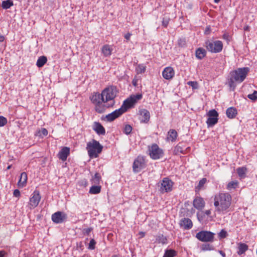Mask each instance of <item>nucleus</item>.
I'll return each mask as SVG.
<instances>
[{
  "instance_id": "obj_22",
  "label": "nucleus",
  "mask_w": 257,
  "mask_h": 257,
  "mask_svg": "<svg viewBox=\"0 0 257 257\" xmlns=\"http://www.w3.org/2000/svg\"><path fill=\"white\" fill-rule=\"evenodd\" d=\"M27 174L26 172H22L21 174L18 185L19 187L23 188L26 185L27 181Z\"/></svg>"
},
{
  "instance_id": "obj_63",
  "label": "nucleus",
  "mask_w": 257,
  "mask_h": 257,
  "mask_svg": "<svg viewBox=\"0 0 257 257\" xmlns=\"http://www.w3.org/2000/svg\"><path fill=\"white\" fill-rule=\"evenodd\" d=\"M10 167H11V166H9L8 167V169H9L10 168Z\"/></svg>"
},
{
  "instance_id": "obj_15",
  "label": "nucleus",
  "mask_w": 257,
  "mask_h": 257,
  "mask_svg": "<svg viewBox=\"0 0 257 257\" xmlns=\"http://www.w3.org/2000/svg\"><path fill=\"white\" fill-rule=\"evenodd\" d=\"M135 103V100L131 96L123 101L122 105L119 108L123 113L126 111L128 108L132 107Z\"/></svg>"
},
{
  "instance_id": "obj_37",
  "label": "nucleus",
  "mask_w": 257,
  "mask_h": 257,
  "mask_svg": "<svg viewBox=\"0 0 257 257\" xmlns=\"http://www.w3.org/2000/svg\"><path fill=\"white\" fill-rule=\"evenodd\" d=\"M237 186V181H231L227 184V188L228 190H231L232 189H235Z\"/></svg>"
},
{
  "instance_id": "obj_31",
  "label": "nucleus",
  "mask_w": 257,
  "mask_h": 257,
  "mask_svg": "<svg viewBox=\"0 0 257 257\" xmlns=\"http://www.w3.org/2000/svg\"><path fill=\"white\" fill-rule=\"evenodd\" d=\"M13 2L12 0L4 1L2 3V7L4 9H8L13 6Z\"/></svg>"
},
{
  "instance_id": "obj_54",
  "label": "nucleus",
  "mask_w": 257,
  "mask_h": 257,
  "mask_svg": "<svg viewBox=\"0 0 257 257\" xmlns=\"http://www.w3.org/2000/svg\"><path fill=\"white\" fill-rule=\"evenodd\" d=\"M6 254V252L4 250L0 251V257H4Z\"/></svg>"
},
{
  "instance_id": "obj_39",
  "label": "nucleus",
  "mask_w": 257,
  "mask_h": 257,
  "mask_svg": "<svg viewBox=\"0 0 257 257\" xmlns=\"http://www.w3.org/2000/svg\"><path fill=\"white\" fill-rule=\"evenodd\" d=\"M156 239L159 243H161L162 244H166L167 243V239L163 235H159L157 237Z\"/></svg>"
},
{
  "instance_id": "obj_46",
  "label": "nucleus",
  "mask_w": 257,
  "mask_h": 257,
  "mask_svg": "<svg viewBox=\"0 0 257 257\" xmlns=\"http://www.w3.org/2000/svg\"><path fill=\"white\" fill-rule=\"evenodd\" d=\"M187 84L191 86L193 89H197L198 88V83L196 81H188Z\"/></svg>"
},
{
  "instance_id": "obj_11",
  "label": "nucleus",
  "mask_w": 257,
  "mask_h": 257,
  "mask_svg": "<svg viewBox=\"0 0 257 257\" xmlns=\"http://www.w3.org/2000/svg\"><path fill=\"white\" fill-rule=\"evenodd\" d=\"M123 114L122 111L120 108L118 109H116L114 111L110 113H109L107 115H106L105 116H102L101 119L102 120L108 121V122H111L113 121L114 119H115L116 118L120 116L121 115Z\"/></svg>"
},
{
  "instance_id": "obj_25",
  "label": "nucleus",
  "mask_w": 257,
  "mask_h": 257,
  "mask_svg": "<svg viewBox=\"0 0 257 257\" xmlns=\"http://www.w3.org/2000/svg\"><path fill=\"white\" fill-rule=\"evenodd\" d=\"M112 49L111 46L108 45H104L101 49V51L104 56L108 57L111 55Z\"/></svg>"
},
{
  "instance_id": "obj_5",
  "label": "nucleus",
  "mask_w": 257,
  "mask_h": 257,
  "mask_svg": "<svg viewBox=\"0 0 257 257\" xmlns=\"http://www.w3.org/2000/svg\"><path fill=\"white\" fill-rule=\"evenodd\" d=\"M103 147L100 143L93 140L91 142H89L87 144L86 149L90 158H97L98 154H100L102 150Z\"/></svg>"
},
{
  "instance_id": "obj_1",
  "label": "nucleus",
  "mask_w": 257,
  "mask_h": 257,
  "mask_svg": "<svg viewBox=\"0 0 257 257\" xmlns=\"http://www.w3.org/2000/svg\"><path fill=\"white\" fill-rule=\"evenodd\" d=\"M215 211L218 214H225L229 211L232 197L228 193H219L215 195L214 198Z\"/></svg>"
},
{
  "instance_id": "obj_57",
  "label": "nucleus",
  "mask_w": 257,
  "mask_h": 257,
  "mask_svg": "<svg viewBox=\"0 0 257 257\" xmlns=\"http://www.w3.org/2000/svg\"><path fill=\"white\" fill-rule=\"evenodd\" d=\"M204 213L207 216H209L211 214V211L210 210H205Z\"/></svg>"
},
{
  "instance_id": "obj_49",
  "label": "nucleus",
  "mask_w": 257,
  "mask_h": 257,
  "mask_svg": "<svg viewBox=\"0 0 257 257\" xmlns=\"http://www.w3.org/2000/svg\"><path fill=\"white\" fill-rule=\"evenodd\" d=\"M7 123V119L3 116H0V126H4Z\"/></svg>"
},
{
  "instance_id": "obj_26",
  "label": "nucleus",
  "mask_w": 257,
  "mask_h": 257,
  "mask_svg": "<svg viewBox=\"0 0 257 257\" xmlns=\"http://www.w3.org/2000/svg\"><path fill=\"white\" fill-rule=\"evenodd\" d=\"M237 114V110L236 108L231 107L226 110V115L229 118H233Z\"/></svg>"
},
{
  "instance_id": "obj_59",
  "label": "nucleus",
  "mask_w": 257,
  "mask_h": 257,
  "mask_svg": "<svg viewBox=\"0 0 257 257\" xmlns=\"http://www.w3.org/2000/svg\"><path fill=\"white\" fill-rule=\"evenodd\" d=\"M133 85L135 86H136L137 85V80L135 79H133L132 81Z\"/></svg>"
},
{
  "instance_id": "obj_27",
  "label": "nucleus",
  "mask_w": 257,
  "mask_h": 257,
  "mask_svg": "<svg viewBox=\"0 0 257 257\" xmlns=\"http://www.w3.org/2000/svg\"><path fill=\"white\" fill-rule=\"evenodd\" d=\"M47 58L46 56L40 57L37 60L36 65L39 68L42 67L47 62Z\"/></svg>"
},
{
  "instance_id": "obj_2",
  "label": "nucleus",
  "mask_w": 257,
  "mask_h": 257,
  "mask_svg": "<svg viewBox=\"0 0 257 257\" xmlns=\"http://www.w3.org/2000/svg\"><path fill=\"white\" fill-rule=\"evenodd\" d=\"M249 68L247 67L239 68L230 72L229 78L227 80V84L230 91H234L236 83H240L245 79Z\"/></svg>"
},
{
  "instance_id": "obj_34",
  "label": "nucleus",
  "mask_w": 257,
  "mask_h": 257,
  "mask_svg": "<svg viewBox=\"0 0 257 257\" xmlns=\"http://www.w3.org/2000/svg\"><path fill=\"white\" fill-rule=\"evenodd\" d=\"M201 249L202 251L213 250L214 249V247L212 244L205 243L201 245Z\"/></svg>"
},
{
  "instance_id": "obj_50",
  "label": "nucleus",
  "mask_w": 257,
  "mask_h": 257,
  "mask_svg": "<svg viewBox=\"0 0 257 257\" xmlns=\"http://www.w3.org/2000/svg\"><path fill=\"white\" fill-rule=\"evenodd\" d=\"M131 97L135 100V103H136L137 100H140L142 98V95L141 94H138L136 95L132 96Z\"/></svg>"
},
{
  "instance_id": "obj_51",
  "label": "nucleus",
  "mask_w": 257,
  "mask_h": 257,
  "mask_svg": "<svg viewBox=\"0 0 257 257\" xmlns=\"http://www.w3.org/2000/svg\"><path fill=\"white\" fill-rule=\"evenodd\" d=\"M13 195L16 197H20L21 193L18 189H15L13 192Z\"/></svg>"
},
{
  "instance_id": "obj_43",
  "label": "nucleus",
  "mask_w": 257,
  "mask_h": 257,
  "mask_svg": "<svg viewBox=\"0 0 257 257\" xmlns=\"http://www.w3.org/2000/svg\"><path fill=\"white\" fill-rule=\"evenodd\" d=\"M247 97L251 100L255 101L257 100V91H254L251 94H249Z\"/></svg>"
},
{
  "instance_id": "obj_12",
  "label": "nucleus",
  "mask_w": 257,
  "mask_h": 257,
  "mask_svg": "<svg viewBox=\"0 0 257 257\" xmlns=\"http://www.w3.org/2000/svg\"><path fill=\"white\" fill-rule=\"evenodd\" d=\"M52 221L56 223H61L67 219V215L65 213L58 211L52 215Z\"/></svg>"
},
{
  "instance_id": "obj_13",
  "label": "nucleus",
  "mask_w": 257,
  "mask_h": 257,
  "mask_svg": "<svg viewBox=\"0 0 257 257\" xmlns=\"http://www.w3.org/2000/svg\"><path fill=\"white\" fill-rule=\"evenodd\" d=\"M190 149V147H187L186 143L180 142L175 147L174 153L175 155H179V154H186Z\"/></svg>"
},
{
  "instance_id": "obj_64",
  "label": "nucleus",
  "mask_w": 257,
  "mask_h": 257,
  "mask_svg": "<svg viewBox=\"0 0 257 257\" xmlns=\"http://www.w3.org/2000/svg\"><path fill=\"white\" fill-rule=\"evenodd\" d=\"M112 257H118V256H117V255H113V256H112Z\"/></svg>"
},
{
  "instance_id": "obj_16",
  "label": "nucleus",
  "mask_w": 257,
  "mask_h": 257,
  "mask_svg": "<svg viewBox=\"0 0 257 257\" xmlns=\"http://www.w3.org/2000/svg\"><path fill=\"white\" fill-rule=\"evenodd\" d=\"M140 115V121L143 123H147L150 118V112L146 109H142L139 111Z\"/></svg>"
},
{
  "instance_id": "obj_23",
  "label": "nucleus",
  "mask_w": 257,
  "mask_h": 257,
  "mask_svg": "<svg viewBox=\"0 0 257 257\" xmlns=\"http://www.w3.org/2000/svg\"><path fill=\"white\" fill-rule=\"evenodd\" d=\"M178 137V133L176 130L171 129L168 132L167 140L168 141L175 142Z\"/></svg>"
},
{
  "instance_id": "obj_7",
  "label": "nucleus",
  "mask_w": 257,
  "mask_h": 257,
  "mask_svg": "<svg viewBox=\"0 0 257 257\" xmlns=\"http://www.w3.org/2000/svg\"><path fill=\"white\" fill-rule=\"evenodd\" d=\"M214 233L208 231H201L196 234V237L202 242H212L214 240Z\"/></svg>"
},
{
  "instance_id": "obj_48",
  "label": "nucleus",
  "mask_w": 257,
  "mask_h": 257,
  "mask_svg": "<svg viewBox=\"0 0 257 257\" xmlns=\"http://www.w3.org/2000/svg\"><path fill=\"white\" fill-rule=\"evenodd\" d=\"M96 241L94 239H91L89 243L88 248L90 249H94L95 247Z\"/></svg>"
},
{
  "instance_id": "obj_24",
  "label": "nucleus",
  "mask_w": 257,
  "mask_h": 257,
  "mask_svg": "<svg viewBox=\"0 0 257 257\" xmlns=\"http://www.w3.org/2000/svg\"><path fill=\"white\" fill-rule=\"evenodd\" d=\"M206 50L202 48H199L196 50L195 56L199 60L202 59L206 56Z\"/></svg>"
},
{
  "instance_id": "obj_29",
  "label": "nucleus",
  "mask_w": 257,
  "mask_h": 257,
  "mask_svg": "<svg viewBox=\"0 0 257 257\" xmlns=\"http://www.w3.org/2000/svg\"><path fill=\"white\" fill-rule=\"evenodd\" d=\"M236 172L240 178H244L245 177L246 169L245 167H239L237 169Z\"/></svg>"
},
{
  "instance_id": "obj_4",
  "label": "nucleus",
  "mask_w": 257,
  "mask_h": 257,
  "mask_svg": "<svg viewBox=\"0 0 257 257\" xmlns=\"http://www.w3.org/2000/svg\"><path fill=\"white\" fill-rule=\"evenodd\" d=\"M90 98L92 103L94 105V109L97 112L102 113L104 112L107 107L105 106L104 98L101 93H94Z\"/></svg>"
},
{
  "instance_id": "obj_62",
  "label": "nucleus",
  "mask_w": 257,
  "mask_h": 257,
  "mask_svg": "<svg viewBox=\"0 0 257 257\" xmlns=\"http://www.w3.org/2000/svg\"><path fill=\"white\" fill-rule=\"evenodd\" d=\"M226 35L225 34H224L223 35V38L225 39L226 38Z\"/></svg>"
},
{
  "instance_id": "obj_61",
  "label": "nucleus",
  "mask_w": 257,
  "mask_h": 257,
  "mask_svg": "<svg viewBox=\"0 0 257 257\" xmlns=\"http://www.w3.org/2000/svg\"><path fill=\"white\" fill-rule=\"evenodd\" d=\"M248 29V27H246L244 28V30L245 31L247 30Z\"/></svg>"
},
{
  "instance_id": "obj_33",
  "label": "nucleus",
  "mask_w": 257,
  "mask_h": 257,
  "mask_svg": "<svg viewBox=\"0 0 257 257\" xmlns=\"http://www.w3.org/2000/svg\"><path fill=\"white\" fill-rule=\"evenodd\" d=\"M101 191V187L99 186H92L89 189V193L92 194H96Z\"/></svg>"
},
{
  "instance_id": "obj_42",
  "label": "nucleus",
  "mask_w": 257,
  "mask_h": 257,
  "mask_svg": "<svg viewBox=\"0 0 257 257\" xmlns=\"http://www.w3.org/2000/svg\"><path fill=\"white\" fill-rule=\"evenodd\" d=\"M207 182V179L205 178H203L202 179H201L196 187V189L198 190H200L201 189V188L204 186V185Z\"/></svg>"
},
{
  "instance_id": "obj_21",
  "label": "nucleus",
  "mask_w": 257,
  "mask_h": 257,
  "mask_svg": "<svg viewBox=\"0 0 257 257\" xmlns=\"http://www.w3.org/2000/svg\"><path fill=\"white\" fill-rule=\"evenodd\" d=\"M193 206L197 209L201 210L205 206V202L202 198L197 197L193 200Z\"/></svg>"
},
{
  "instance_id": "obj_36",
  "label": "nucleus",
  "mask_w": 257,
  "mask_h": 257,
  "mask_svg": "<svg viewBox=\"0 0 257 257\" xmlns=\"http://www.w3.org/2000/svg\"><path fill=\"white\" fill-rule=\"evenodd\" d=\"M101 180V176L99 173H96L92 178V181L94 184H99Z\"/></svg>"
},
{
  "instance_id": "obj_17",
  "label": "nucleus",
  "mask_w": 257,
  "mask_h": 257,
  "mask_svg": "<svg viewBox=\"0 0 257 257\" xmlns=\"http://www.w3.org/2000/svg\"><path fill=\"white\" fill-rule=\"evenodd\" d=\"M175 74L174 69L171 67L165 68L162 72V75L164 78L169 80L172 78Z\"/></svg>"
},
{
  "instance_id": "obj_28",
  "label": "nucleus",
  "mask_w": 257,
  "mask_h": 257,
  "mask_svg": "<svg viewBox=\"0 0 257 257\" xmlns=\"http://www.w3.org/2000/svg\"><path fill=\"white\" fill-rule=\"evenodd\" d=\"M238 249L237 253L238 254H242L247 250L248 246L245 243H240L238 245Z\"/></svg>"
},
{
  "instance_id": "obj_10",
  "label": "nucleus",
  "mask_w": 257,
  "mask_h": 257,
  "mask_svg": "<svg viewBox=\"0 0 257 257\" xmlns=\"http://www.w3.org/2000/svg\"><path fill=\"white\" fill-rule=\"evenodd\" d=\"M173 182L168 178H165L161 183L160 190L162 192H168L172 190Z\"/></svg>"
},
{
  "instance_id": "obj_3",
  "label": "nucleus",
  "mask_w": 257,
  "mask_h": 257,
  "mask_svg": "<svg viewBox=\"0 0 257 257\" xmlns=\"http://www.w3.org/2000/svg\"><path fill=\"white\" fill-rule=\"evenodd\" d=\"M117 93L116 88L113 86H109L102 90L101 94L104 98V103L107 108L113 106L114 104V99Z\"/></svg>"
},
{
  "instance_id": "obj_6",
  "label": "nucleus",
  "mask_w": 257,
  "mask_h": 257,
  "mask_svg": "<svg viewBox=\"0 0 257 257\" xmlns=\"http://www.w3.org/2000/svg\"><path fill=\"white\" fill-rule=\"evenodd\" d=\"M205 46L207 50L214 53L220 52L223 48V44L221 41H210L207 40L205 42Z\"/></svg>"
},
{
  "instance_id": "obj_44",
  "label": "nucleus",
  "mask_w": 257,
  "mask_h": 257,
  "mask_svg": "<svg viewBox=\"0 0 257 257\" xmlns=\"http://www.w3.org/2000/svg\"><path fill=\"white\" fill-rule=\"evenodd\" d=\"M178 44L181 47H185L186 45V39L185 38H180L178 40Z\"/></svg>"
},
{
  "instance_id": "obj_47",
  "label": "nucleus",
  "mask_w": 257,
  "mask_h": 257,
  "mask_svg": "<svg viewBox=\"0 0 257 257\" xmlns=\"http://www.w3.org/2000/svg\"><path fill=\"white\" fill-rule=\"evenodd\" d=\"M93 230L92 227L85 228L82 230L83 233L84 235L89 236L91 231Z\"/></svg>"
},
{
  "instance_id": "obj_35",
  "label": "nucleus",
  "mask_w": 257,
  "mask_h": 257,
  "mask_svg": "<svg viewBox=\"0 0 257 257\" xmlns=\"http://www.w3.org/2000/svg\"><path fill=\"white\" fill-rule=\"evenodd\" d=\"M176 254V252L173 249L166 250L163 257H174Z\"/></svg>"
},
{
  "instance_id": "obj_14",
  "label": "nucleus",
  "mask_w": 257,
  "mask_h": 257,
  "mask_svg": "<svg viewBox=\"0 0 257 257\" xmlns=\"http://www.w3.org/2000/svg\"><path fill=\"white\" fill-rule=\"evenodd\" d=\"M41 200V196L38 191L35 190L30 198L29 204L32 208L36 207Z\"/></svg>"
},
{
  "instance_id": "obj_60",
  "label": "nucleus",
  "mask_w": 257,
  "mask_h": 257,
  "mask_svg": "<svg viewBox=\"0 0 257 257\" xmlns=\"http://www.w3.org/2000/svg\"><path fill=\"white\" fill-rule=\"evenodd\" d=\"M220 0H214V2L215 3H219V2L220 1Z\"/></svg>"
},
{
  "instance_id": "obj_52",
  "label": "nucleus",
  "mask_w": 257,
  "mask_h": 257,
  "mask_svg": "<svg viewBox=\"0 0 257 257\" xmlns=\"http://www.w3.org/2000/svg\"><path fill=\"white\" fill-rule=\"evenodd\" d=\"M169 24V20L168 19H163L162 21V25L165 27H166Z\"/></svg>"
},
{
  "instance_id": "obj_45",
  "label": "nucleus",
  "mask_w": 257,
  "mask_h": 257,
  "mask_svg": "<svg viewBox=\"0 0 257 257\" xmlns=\"http://www.w3.org/2000/svg\"><path fill=\"white\" fill-rule=\"evenodd\" d=\"M227 235V232L224 230L222 229L219 233H218V236L220 239L225 238Z\"/></svg>"
},
{
  "instance_id": "obj_38",
  "label": "nucleus",
  "mask_w": 257,
  "mask_h": 257,
  "mask_svg": "<svg viewBox=\"0 0 257 257\" xmlns=\"http://www.w3.org/2000/svg\"><path fill=\"white\" fill-rule=\"evenodd\" d=\"M207 115L208 117H218V113L215 109H212L208 112Z\"/></svg>"
},
{
  "instance_id": "obj_20",
  "label": "nucleus",
  "mask_w": 257,
  "mask_h": 257,
  "mask_svg": "<svg viewBox=\"0 0 257 257\" xmlns=\"http://www.w3.org/2000/svg\"><path fill=\"white\" fill-rule=\"evenodd\" d=\"M70 154V149L68 147H64L58 153V158L63 161L66 160Z\"/></svg>"
},
{
  "instance_id": "obj_32",
  "label": "nucleus",
  "mask_w": 257,
  "mask_h": 257,
  "mask_svg": "<svg viewBox=\"0 0 257 257\" xmlns=\"http://www.w3.org/2000/svg\"><path fill=\"white\" fill-rule=\"evenodd\" d=\"M146 67L143 64H139L136 68L137 74H143L145 72Z\"/></svg>"
},
{
  "instance_id": "obj_30",
  "label": "nucleus",
  "mask_w": 257,
  "mask_h": 257,
  "mask_svg": "<svg viewBox=\"0 0 257 257\" xmlns=\"http://www.w3.org/2000/svg\"><path fill=\"white\" fill-rule=\"evenodd\" d=\"M218 122V117H208L206 123L209 127L213 126Z\"/></svg>"
},
{
  "instance_id": "obj_18",
  "label": "nucleus",
  "mask_w": 257,
  "mask_h": 257,
  "mask_svg": "<svg viewBox=\"0 0 257 257\" xmlns=\"http://www.w3.org/2000/svg\"><path fill=\"white\" fill-rule=\"evenodd\" d=\"M180 226L185 229H190L193 226L192 222L189 218H184L180 220Z\"/></svg>"
},
{
  "instance_id": "obj_41",
  "label": "nucleus",
  "mask_w": 257,
  "mask_h": 257,
  "mask_svg": "<svg viewBox=\"0 0 257 257\" xmlns=\"http://www.w3.org/2000/svg\"><path fill=\"white\" fill-rule=\"evenodd\" d=\"M132 131V127L130 124H126L123 128V133L128 135H129Z\"/></svg>"
},
{
  "instance_id": "obj_9",
  "label": "nucleus",
  "mask_w": 257,
  "mask_h": 257,
  "mask_svg": "<svg viewBox=\"0 0 257 257\" xmlns=\"http://www.w3.org/2000/svg\"><path fill=\"white\" fill-rule=\"evenodd\" d=\"M145 167V160L143 157L138 156L134 161L133 165V171L138 173Z\"/></svg>"
},
{
  "instance_id": "obj_56",
  "label": "nucleus",
  "mask_w": 257,
  "mask_h": 257,
  "mask_svg": "<svg viewBox=\"0 0 257 257\" xmlns=\"http://www.w3.org/2000/svg\"><path fill=\"white\" fill-rule=\"evenodd\" d=\"M5 40V37L0 33V42H2Z\"/></svg>"
},
{
  "instance_id": "obj_19",
  "label": "nucleus",
  "mask_w": 257,
  "mask_h": 257,
  "mask_svg": "<svg viewBox=\"0 0 257 257\" xmlns=\"http://www.w3.org/2000/svg\"><path fill=\"white\" fill-rule=\"evenodd\" d=\"M93 129L98 135H104L105 134L104 127L98 122L95 121L93 123Z\"/></svg>"
},
{
  "instance_id": "obj_55",
  "label": "nucleus",
  "mask_w": 257,
  "mask_h": 257,
  "mask_svg": "<svg viewBox=\"0 0 257 257\" xmlns=\"http://www.w3.org/2000/svg\"><path fill=\"white\" fill-rule=\"evenodd\" d=\"M218 252L220 253V254L222 257H226V254H225V252H223V251H222V250H218Z\"/></svg>"
},
{
  "instance_id": "obj_53",
  "label": "nucleus",
  "mask_w": 257,
  "mask_h": 257,
  "mask_svg": "<svg viewBox=\"0 0 257 257\" xmlns=\"http://www.w3.org/2000/svg\"><path fill=\"white\" fill-rule=\"evenodd\" d=\"M132 36V34L131 33H128L127 34H126L125 35H124V38L125 39L128 41L130 40V37L131 36Z\"/></svg>"
},
{
  "instance_id": "obj_58",
  "label": "nucleus",
  "mask_w": 257,
  "mask_h": 257,
  "mask_svg": "<svg viewBox=\"0 0 257 257\" xmlns=\"http://www.w3.org/2000/svg\"><path fill=\"white\" fill-rule=\"evenodd\" d=\"M139 234H140V237L142 238V237H144V236H145V233L144 232H142V231H141V232H139Z\"/></svg>"
},
{
  "instance_id": "obj_8",
  "label": "nucleus",
  "mask_w": 257,
  "mask_h": 257,
  "mask_svg": "<svg viewBox=\"0 0 257 257\" xmlns=\"http://www.w3.org/2000/svg\"><path fill=\"white\" fill-rule=\"evenodd\" d=\"M148 151L150 157L154 160L160 159L163 155V150L159 148V146L156 144L149 147Z\"/></svg>"
},
{
  "instance_id": "obj_40",
  "label": "nucleus",
  "mask_w": 257,
  "mask_h": 257,
  "mask_svg": "<svg viewBox=\"0 0 257 257\" xmlns=\"http://www.w3.org/2000/svg\"><path fill=\"white\" fill-rule=\"evenodd\" d=\"M48 131L45 128H41V130H39L38 132V135L41 137L46 136L48 135Z\"/></svg>"
}]
</instances>
